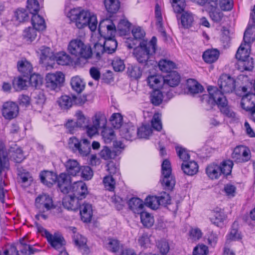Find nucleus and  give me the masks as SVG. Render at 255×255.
<instances>
[{"label": "nucleus", "mask_w": 255, "mask_h": 255, "mask_svg": "<svg viewBox=\"0 0 255 255\" xmlns=\"http://www.w3.org/2000/svg\"><path fill=\"white\" fill-rule=\"evenodd\" d=\"M79 199L73 195H66L62 200V204L64 208L69 210L76 211L80 206Z\"/></svg>", "instance_id": "dca6fc26"}, {"label": "nucleus", "mask_w": 255, "mask_h": 255, "mask_svg": "<svg viewBox=\"0 0 255 255\" xmlns=\"http://www.w3.org/2000/svg\"><path fill=\"white\" fill-rule=\"evenodd\" d=\"M110 121L113 126L116 128H119L122 127L123 118L119 113L113 114L110 118Z\"/></svg>", "instance_id": "bf43d9fd"}, {"label": "nucleus", "mask_w": 255, "mask_h": 255, "mask_svg": "<svg viewBox=\"0 0 255 255\" xmlns=\"http://www.w3.org/2000/svg\"><path fill=\"white\" fill-rule=\"evenodd\" d=\"M8 154L10 158L17 163L21 162L25 158L21 148L14 143L10 145Z\"/></svg>", "instance_id": "a211bd4d"}, {"label": "nucleus", "mask_w": 255, "mask_h": 255, "mask_svg": "<svg viewBox=\"0 0 255 255\" xmlns=\"http://www.w3.org/2000/svg\"><path fill=\"white\" fill-rule=\"evenodd\" d=\"M103 184L106 190L113 191L115 188L116 181L112 175H107L104 177Z\"/></svg>", "instance_id": "8fccbe9b"}, {"label": "nucleus", "mask_w": 255, "mask_h": 255, "mask_svg": "<svg viewBox=\"0 0 255 255\" xmlns=\"http://www.w3.org/2000/svg\"><path fill=\"white\" fill-rule=\"evenodd\" d=\"M93 125L98 129L104 128L106 127L107 119L104 114L101 112L96 113L92 118Z\"/></svg>", "instance_id": "c85d7f7f"}, {"label": "nucleus", "mask_w": 255, "mask_h": 255, "mask_svg": "<svg viewBox=\"0 0 255 255\" xmlns=\"http://www.w3.org/2000/svg\"><path fill=\"white\" fill-rule=\"evenodd\" d=\"M244 51H245V48L243 47V44H241L236 54V57L238 59L239 69L241 71H251L254 68L253 58L250 57L249 53L246 51L245 55H242L241 52L243 53Z\"/></svg>", "instance_id": "39448f33"}, {"label": "nucleus", "mask_w": 255, "mask_h": 255, "mask_svg": "<svg viewBox=\"0 0 255 255\" xmlns=\"http://www.w3.org/2000/svg\"><path fill=\"white\" fill-rule=\"evenodd\" d=\"M219 54L217 49H208L203 53V58L206 62L212 63L218 59Z\"/></svg>", "instance_id": "cd10ccee"}, {"label": "nucleus", "mask_w": 255, "mask_h": 255, "mask_svg": "<svg viewBox=\"0 0 255 255\" xmlns=\"http://www.w3.org/2000/svg\"><path fill=\"white\" fill-rule=\"evenodd\" d=\"M187 87L188 92L191 94L201 93L204 90L203 86L193 79H189L187 81Z\"/></svg>", "instance_id": "f704fd0d"}, {"label": "nucleus", "mask_w": 255, "mask_h": 255, "mask_svg": "<svg viewBox=\"0 0 255 255\" xmlns=\"http://www.w3.org/2000/svg\"><path fill=\"white\" fill-rule=\"evenodd\" d=\"M120 135L127 140H132L136 138L137 128L130 124L122 126L120 130Z\"/></svg>", "instance_id": "ddd939ff"}, {"label": "nucleus", "mask_w": 255, "mask_h": 255, "mask_svg": "<svg viewBox=\"0 0 255 255\" xmlns=\"http://www.w3.org/2000/svg\"><path fill=\"white\" fill-rule=\"evenodd\" d=\"M129 209L135 214L142 213L144 207L142 201L137 197L131 198L128 202Z\"/></svg>", "instance_id": "5701e85b"}, {"label": "nucleus", "mask_w": 255, "mask_h": 255, "mask_svg": "<svg viewBox=\"0 0 255 255\" xmlns=\"http://www.w3.org/2000/svg\"><path fill=\"white\" fill-rule=\"evenodd\" d=\"M67 50L71 55L88 60L92 57V50L89 45L85 44L80 39L71 40L68 45Z\"/></svg>", "instance_id": "7ed1b4c3"}, {"label": "nucleus", "mask_w": 255, "mask_h": 255, "mask_svg": "<svg viewBox=\"0 0 255 255\" xmlns=\"http://www.w3.org/2000/svg\"><path fill=\"white\" fill-rule=\"evenodd\" d=\"M180 81V77L176 71H172L164 78L163 88L174 87L178 85Z\"/></svg>", "instance_id": "f3484780"}, {"label": "nucleus", "mask_w": 255, "mask_h": 255, "mask_svg": "<svg viewBox=\"0 0 255 255\" xmlns=\"http://www.w3.org/2000/svg\"><path fill=\"white\" fill-rule=\"evenodd\" d=\"M45 81L47 88L57 91L60 90L64 82V75L60 72L49 73L46 76Z\"/></svg>", "instance_id": "423d86ee"}, {"label": "nucleus", "mask_w": 255, "mask_h": 255, "mask_svg": "<svg viewBox=\"0 0 255 255\" xmlns=\"http://www.w3.org/2000/svg\"><path fill=\"white\" fill-rule=\"evenodd\" d=\"M27 10L33 15L38 13L39 10V4L37 0H27Z\"/></svg>", "instance_id": "603ef678"}, {"label": "nucleus", "mask_w": 255, "mask_h": 255, "mask_svg": "<svg viewBox=\"0 0 255 255\" xmlns=\"http://www.w3.org/2000/svg\"><path fill=\"white\" fill-rule=\"evenodd\" d=\"M31 22L33 27L37 31H42L45 29L44 19L37 13L32 15Z\"/></svg>", "instance_id": "473e14b6"}, {"label": "nucleus", "mask_w": 255, "mask_h": 255, "mask_svg": "<svg viewBox=\"0 0 255 255\" xmlns=\"http://www.w3.org/2000/svg\"><path fill=\"white\" fill-rule=\"evenodd\" d=\"M17 246L20 252L23 254L30 255L33 254L37 251L36 249H33L30 245L26 243L24 238L19 240V242L17 243Z\"/></svg>", "instance_id": "c756f323"}, {"label": "nucleus", "mask_w": 255, "mask_h": 255, "mask_svg": "<svg viewBox=\"0 0 255 255\" xmlns=\"http://www.w3.org/2000/svg\"><path fill=\"white\" fill-rule=\"evenodd\" d=\"M163 98L162 92L159 89L154 90L151 93L150 95V102L155 106L160 105L163 101Z\"/></svg>", "instance_id": "c9c22d12"}, {"label": "nucleus", "mask_w": 255, "mask_h": 255, "mask_svg": "<svg viewBox=\"0 0 255 255\" xmlns=\"http://www.w3.org/2000/svg\"><path fill=\"white\" fill-rule=\"evenodd\" d=\"M209 96L203 95V100L206 99L208 97L209 99L207 102L211 104V106L217 105L221 112L229 118L234 117L235 113L230 109L226 97L221 92L218 88L214 86H209L207 88Z\"/></svg>", "instance_id": "f03ea898"}, {"label": "nucleus", "mask_w": 255, "mask_h": 255, "mask_svg": "<svg viewBox=\"0 0 255 255\" xmlns=\"http://www.w3.org/2000/svg\"><path fill=\"white\" fill-rule=\"evenodd\" d=\"M80 140L75 136L69 138L68 142V148L74 153H77L79 149Z\"/></svg>", "instance_id": "680f3d73"}, {"label": "nucleus", "mask_w": 255, "mask_h": 255, "mask_svg": "<svg viewBox=\"0 0 255 255\" xmlns=\"http://www.w3.org/2000/svg\"><path fill=\"white\" fill-rule=\"evenodd\" d=\"M72 89L78 93H81L84 89L85 84L79 76L73 77L71 80Z\"/></svg>", "instance_id": "72a5a7b5"}, {"label": "nucleus", "mask_w": 255, "mask_h": 255, "mask_svg": "<svg viewBox=\"0 0 255 255\" xmlns=\"http://www.w3.org/2000/svg\"><path fill=\"white\" fill-rule=\"evenodd\" d=\"M55 59L59 65H67L72 62L71 56L65 52H60L55 56Z\"/></svg>", "instance_id": "4c0bfd02"}, {"label": "nucleus", "mask_w": 255, "mask_h": 255, "mask_svg": "<svg viewBox=\"0 0 255 255\" xmlns=\"http://www.w3.org/2000/svg\"><path fill=\"white\" fill-rule=\"evenodd\" d=\"M162 178L160 180L162 186L165 189L171 190L175 184V181L171 174V166L170 161L165 159L161 165Z\"/></svg>", "instance_id": "20e7f679"}, {"label": "nucleus", "mask_w": 255, "mask_h": 255, "mask_svg": "<svg viewBox=\"0 0 255 255\" xmlns=\"http://www.w3.org/2000/svg\"><path fill=\"white\" fill-rule=\"evenodd\" d=\"M58 103L62 109L67 110L73 104V98L67 95L62 96L59 98Z\"/></svg>", "instance_id": "37998d69"}, {"label": "nucleus", "mask_w": 255, "mask_h": 255, "mask_svg": "<svg viewBox=\"0 0 255 255\" xmlns=\"http://www.w3.org/2000/svg\"><path fill=\"white\" fill-rule=\"evenodd\" d=\"M90 13L88 11L83 10L75 21V24L78 28H82L87 26L88 23Z\"/></svg>", "instance_id": "e433bc0d"}, {"label": "nucleus", "mask_w": 255, "mask_h": 255, "mask_svg": "<svg viewBox=\"0 0 255 255\" xmlns=\"http://www.w3.org/2000/svg\"><path fill=\"white\" fill-rule=\"evenodd\" d=\"M140 215L141 222L144 227L149 228L153 225L154 222L153 217L149 213L143 211Z\"/></svg>", "instance_id": "a18cd8bd"}, {"label": "nucleus", "mask_w": 255, "mask_h": 255, "mask_svg": "<svg viewBox=\"0 0 255 255\" xmlns=\"http://www.w3.org/2000/svg\"><path fill=\"white\" fill-rule=\"evenodd\" d=\"M241 106L246 111L255 108V95L249 93L244 96L241 100Z\"/></svg>", "instance_id": "412c9836"}, {"label": "nucleus", "mask_w": 255, "mask_h": 255, "mask_svg": "<svg viewBox=\"0 0 255 255\" xmlns=\"http://www.w3.org/2000/svg\"><path fill=\"white\" fill-rule=\"evenodd\" d=\"M47 236V240L51 246L57 250H61L63 251L64 246L65 245V241L64 238L60 235L54 234H48Z\"/></svg>", "instance_id": "4468645a"}, {"label": "nucleus", "mask_w": 255, "mask_h": 255, "mask_svg": "<svg viewBox=\"0 0 255 255\" xmlns=\"http://www.w3.org/2000/svg\"><path fill=\"white\" fill-rule=\"evenodd\" d=\"M68 174L72 176H77L81 171V167L77 160L69 159L65 163Z\"/></svg>", "instance_id": "aec40b11"}, {"label": "nucleus", "mask_w": 255, "mask_h": 255, "mask_svg": "<svg viewBox=\"0 0 255 255\" xmlns=\"http://www.w3.org/2000/svg\"><path fill=\"white\" fill-rule=\"evenodd\" d=\"M56 183L57 184L58 187L63 193L67 194L70 191L72 186L71 178L68 174L66 173H60L57 176Z\"/></svg>", "instance_id": "9b49d317"}, {"label": "nucleus", "mask_w": 255, "mask_h": 255, "mask_svg": "<svg viewBox=\"0 0 255 255\" xmlns=\"http://www.w3.org/2000/svg\"><path fill=\"white\" fill-rule=\"evenodd\" d=\"M232 157L237 162H246L251 159V151L245 146H238L234 149L232 154Z\"/></svg>", "instance_id": "1a4fd4ad"}, {"label": "nucleus", "mask_w": 255, "mask_h": 255, "mask_svg": "<svg viewBox=\"0 0 255 255\" xmlns=\"http://www.w3.org/2000/svg\"><path fill=\"white\" fill-rule=\"evenodd\" d=\"M158 66L161 71L166 73L172 72V70L176 68L175 63L166 59L160 60L158 62Z\"/></svg>", "instance_id": "7c9ffc66"}, {"label": "nucleus", "mask_w": 255, "mask_h": 255, "mask_svg": "<svg viewBox=\"0 0 255 255\" xmlns=\"http://www.w3.org/2000/svg\"><path fill=\"white\" fill-rule=\"evenodd\" d=\"M18 110V107L15 103L6 102L2 105V115L6 120H11L17 116Z\"/></svg>", "instance_id": "9d476101"}, {"label": "nucleus", "mask_w": 255, "mask_h": 255, "mask_svg": "<svg viewBox=\"0 0 255 255\" xmlns=\"http://www.w3.org/2000/svg\"><path fill=\"white\" fill-rule=\"evenodd\" d=\"M101 134L105 141L107 143L111 142L115 138V132L114 130L110 128H107L106 127L103 128Z\"/></svg>", "instance_id": "49530a36"}, {"label": "nucleus", "mask_w": 255, "mask_h": 255, "mask_svg": "<svg viewBox=\"0 0 255 255\" xmlns=\"http://www.w3.org/2000/svg\"><path fill=\"white\" fill-rule=\"evenodd\" d=\"M194 22L193 14L190 12H184L181 16V22L182 26L185 28L191 27Z\"/></svg>", "instance_id": "2f4dec72"}, {"label": "nucleus", "mask_w": 255, "mask_h": 255, "mask_svg": "<svg viewBox=\"0 0 255 255\" xmlns=\"http://www.w3.org/2000/svg\"><path fill=\"white\" fill-rule=\"evenodd\" d=\"M173 10L176 13H180L184 11L185 7V0H171Z\"/></svg>", "instance_id": "0e129e2a"}, {"label": "nucleus", "mask_w": 255, "mask_h": 255, "mask_svg": "<svg viewBox=\"0 0 255 255\" xmlns=\"http://www.w3.org/2000/svg\"><path fill=\"white\" fill-rule=\"evenodd\" d=\"M181 169L185 174L193 176L198 172V165L194 161H187L182 163Z\"/></svg>", "instance_id": "b1692460"}, {"label": "nucleus", "mask_w": 255, "mask_h": 255, "mask_svg": "<svg viewBox=\"0 0 255 255\" xmlns=\"http://www.w3.org/2000/svg\"><path fill=\"white\" fill-rule=\"evenodd\" d=\"M224 219V214L222 212L218 211L214 213L213 216L210 218V220L213 224L220 227L222 225Z\"/></svg>", "instance_id": "69168bd1"}, {"label": "nucleus", "mask_w": 255, "mask_h": 255, "mask_svg": "<svg viewBox=\"0 0 255 255\" xmlns=\"http://www.w3.org/2000/svg\"><path fill=\"white\" fill-rule=\"evenodd\" d=\"M104 3L107 10L112 13H116L120 7L119 0H105Z\"/></svg>", "instance_id": "a19ab883"}, {"label": "nucleus", "mask_w": 255, "mask_h": 255, "mask_svg": "<svg viewBox=\"0 0 255 255\" xmlns=\"http://www.w3.org/2000/svg\"><path fill=\"white\" fill-rule=\"evenodd\" d=\"M130 26V22L126 19H122L120 21L117 26L118 30L121 34L126 35L129 31Z\"/></svg>", "instance_id": "4d7b16f0"}, {"label": "nucleus", "mask_w": 255, "mask_h": 255, "mask_svg": "<svg viewBox=\"0 0 255 255\" xmlns=\"http://www.w3.org/2000/svg\"><path fill=\"white\" fill-rule=\"evenodd\" d=\"M157 39L153 36L149 41L143 40L139 45L134 48L133 55L136 61L144 67L148 68L154 64L153 55L156 49Z\"/></svg>", "instance_id": "f257e3e1"}, {"label": "nucleus", "mask_w": 255, "mask_h": 255, "mask_svg": "<svg viewBox=\"0 0 255 255\" xmlns=\"http://www.w3.org/2000/svg\"><path fill=\"white\" fill-rule=\"evenodd\" d=\"M17 69L24 76H28L32 71V66L27 60H21L17 62Z\"/></svg>", "instance_id": "a878e982"}, {"label": "nucleus", "mask_w": 255, "mask_h": 255, "mask_svg": "<svg viewBox=\"0 0 255 255\" xmlns=\"http://www.w3.org/2000/svg\"><path fill=\"white\" fill-rule=\"evenodd\" d=\"M12 85L16 91H20L26 86V80L20 77L15 78L12 81Z\"/></svg>", "instance_id": "052dcab7"}, {"label": "nucleus", "mask_w": 255, "mask_h": 255, "mask_svg": "<svg viewBox=\"0 0 255 255\" xmlns=\"http://www.w3.org/2000/svg\"><path fill=\"white\" fill-rule=\"evenodd\" d=\"M104 45L106 52L112 54L116 51L118 42L114 37H109L105 39Z\"/></svg>", "instance_id": "58836bf2"}, {"label": "nucleus", "mask_w": 255, "mask_h": 255, "mask_svg": "<svg viewBox=\"0 0 255 255\" xmlns=\"http://www.w3.org/2000/svg\"><path fill=\"white\" fill-rule=\"evenodd\" d=\"M73 241L82 254L87 255L90 253V249L86 244L87 239L84 237L79 233H74Z\"/></svg>", "instance_id": "2eb2a0df"}, {"label": "nucleus", "mask_w": 255, "mask_h": 255, "mask_svg": "<svg viewBox=\"0 0 255 255\" xmlns=\"http://www.w3.org/2000/svg\"><path fill=\"white\" fill-rule=\"evenodd\" d=\"M37 30L34 27H28L24 29L23 36L27 41L32 42L33 41L37 36Z\"/></svg>", "instance_id": "3c124183"}, {"label": "nucleus", "mask_w": 255, "mask_h": 255, "mask_svg": "<svg viewBox=\"0 0 255 255\" xmlns=\"http://www.w3.org/2000/svg\"><path fill=\"white\" fill-rule=\"evenodd\" d=\"M209 15L212 20L216 23L220 22L224 17V14L217 8L209 10Z\"/></svg>", "instance_id": "864d4df0"}, {"label": "nucleus", "mask_w": 255, "mask_h": 255, "mask_svg": "<svg viewBox=\"0 0 255 255\" xmlns=\"http://www.w3.org/2000/svg\"><path fill=\"white\" fill-rule=\"evenodd\" d=\"M128 73L131 77L137 79L141 77L142 70L138 66L131 65L128 67Z\"/></svg>", "instance_id": "13d9d810"}, {"label": "nucleus", "mask_w": 255, "mask_h": 255, "mask_svg": "<svg viewBox=\"0 0 255 255\" xmlns=\"http://www.w3.org/2000/svg\"><path fill=\"white\" fill-rule=\"evenodd\" d=\"M90 150V141L86 138L80 140L79 149L77 150V152L83 156H86L89 154Z\"/></svg>", "instance_id": "ea45409f"}, {"label": "nucleus", "mask_w": 255, "mask_h": 255, "mask_svg": "<svg viewBox=\"0 0 255 255\" xmlns=\"http://www.w3.org/2000/svg\"><path fill=\"white\" fill-rule=\"evenodd\" d=\"M235 79L227 74L221 75L218 80V83L222 94L229 93L234 91L236 88Z\"/></svg>", "instance_id": "6e6552de"}, {"label": "nucleus", "mask_w": 255, "mask_h": 255, "mask_svg": "<svg viewBox=\"0 0 255 255\" xmlns=\"http://www.w3.org/2000/svg\"><path fill=\"white\" fill-rule=\"evenodd\" d=\"M80 207L81 220L85 223L90 222L93 216V210L91 204L84 203Z\"/></svg>", "instance_id": "6ab92c4d"}, {"label": "nucleus", "mask_w": 255, "mask_h": 255, "mask_svg": "<svg viewBox=\"0 0 255 255\" xmlns=\"http://www.w3.org/2000/svg\"><path fill=\"white\" fill-rule=\"evenodd\" d=\"M144 205L153 210L157 209L159 206L157 197L148 196L145 200Z\"/></svg>", "instance_id": "6e6d98bb"}, {"label": "nucleus", "mask_w": 255, "mask_h": 255, "mask_svg": "<svg viewBox=\"0 0 255 255\" xmlns=\"http://www.w3.org/2000/svg\"><path fill=\"white\" fill-rule=\"evenodd\" d=\"M152 133V129L149 125H143L137 128V136L139 138H147Z\"/></svg>", "instance_id": "c03bdc74"}, {"label": "nucleus", "mask_w": 255, "mask_h": 255, "mask_svg": "<svg viewBox=\"0 0 255 255\" xmlns=\"http://www.w3.org/2000/svg\"><path fill=\"white\" fill-rule=\"evenodd\" d=\"M206 173L211 179H218L221 175L220 166L214 163L210 164L207 166L206 168Z\"/></svg>", "instance_id": "bb28decb"}, {"label": "nucleus", "mask_w": 255, "mask_h": 255, "mask_svg": "<svg viewBox=\"0 0 255 255\" xmlns=\"http://www.w3.org/2000/svg\"><path fill=\"white\" fill-rule=\"evenodd\" d=\"M15 17L20 22L27 21L29 18L27 10L24 8L17 9L15 12Z\"/></svg>", "instance_id": "5fc2aeb1"}, {"label": "nucleus", "mask_w": 255, "mask_h": 255, "mask_svg": "<svg viewBox=\"0 0 255 255\" xmlns=\"http://www.w3.org/2000/svg\"><path fill=\"white\" fill-rule=\"evenodd\" d=\"M155 17L156 19V25L158 28V30L159 32L163 33L164 35H165L166 32L163 28V24H162V17L161 15V12L160 10L159 9V7L157 4L155 7Z\"/></svg>", "instance_id": "09e8293b"}, {"label": "nucleus", "mask_w": 255, "mask_h": 255, "mask_svg": "<svg viewBox=\"0 0 255 255\" xmlns=\"http://www.w3.org/2000/svg\"><path fill=\"white\" fill-rule=\"evenodd\" d=\"M75 115L77 118L76 123L78 128H85L88 125V120L85 117L83 113L78 111Z\"/></svg>", "instance_id": "e2e57ef3"}, {"label": "nucleus", "mask_w": 255, "mask_h": 255, "mask_svg": "<svg viewBox=\"0 0 255 255\" xmlns=\"http://www.w3.org/2000/svg\"><path fill=\"white\" fill-rule=\"evenodd\" d=\"M29 82L30 85L36 88L39 87L42 84V77L39 74L30 75Z\"/></svg>", "instance_id": "338daca9"}, {"label": "nucleus", "mask_w": 255, "mask_h": 255, "mask_svg": "<svg viewBox=\"0 0 255 255\" xmlns=\"http://www.w3.org/2000/svg\"><path fill=\"white\" fill-rule=\"evenodd\" d=\"M147 81L150 88L157 90L163 86L164 77L157 75H151L148 77Z\"/></svg>", "instance_id": "393cba45"}, {"label": "nucleus", "mask_w": 255, "mask_h": 255, "mask_svg": "<svg viewBox=\"0 0 255 255\" xmlns=\"http://www.w3.org/2000/svg\"><path fill=\"white\" fill-rule=\"evenodd\" d=\"M57 176L55 173L48 171L41 172L40 174L41 181L48 186L56 183Z\"/></svg>", "instance_id": "4be33fe9"}, {"label": "nucleus", "mask_w": 255, "mask_h": 255, "mask_svg": "<svg viewBox=\"0 0 255 255\" xmlns=\"http://www.w3.org/2000/svg\"><path fill=\"white\" fill-rule=\"evenodd\" d=\"M234 165L233 162L231 160H227L223 161L219 166L221 169V173L226 176L231 173L232 169Z\"/></svg>", "instance_id": "de8ad7c7"}, {"label": "nucleus", "mask_w": 255, "mask_h": 255, "mask_svg": "<svg viewBox=\"0 0 255 255\" xmlns=\"http://www.w3.org/2000/svg\"><path fill=\"white\" fill-rule=\"evenodd\" d=\"M70 191L80 200L85 198L89 193L86 184L82 181L74 182L72 184Z\"/></svg>", "instance_id": "f8f14e48"}, {"label": "nucleus", "mask_w": 255, "mask_h": 255, "mask_svg": "<svg viewBox=\"0 0 255 255\" xmlns=\"http://www.w3.org/2000/svg\"><path fill=\"white\" fill-rule=\"evenodd\" d=\"M255 40V25H249L245 31L244 41L245 43H251Z\"/></svg>", "instance_id": "79ce46f5"}, {"label": "nucleus", "mask_w": 255, "mask_h": 255, "mask_svg": "<svg viewBox=\"0 0 255 255\" xmlns=\"http://www.w3.org/2000/svg\"><path fill=\"white\" fill-rule=\"evenodd\" d=\"M152 127L157 131H160L162 129V123L161 121V115L156 113L155 114L151 120Z\"/></svg>", "instance_id": "774afa93"}, {"label": "nucleus", "mask_w": 255, "mask_h": 255, "mask_svg": "<svg viewBox=\"0 0 255 255\" xmlns=\"http://www.w3.org/2000/svg\"><path fill=\"white\" fill-rule=\"evenodd\" d=\"M35 206L39 212H46L55 208L52 198L47 194L39 195L36 197Z\"/></svg>", "instance_id": "0eeeda50"}]
</instances>
